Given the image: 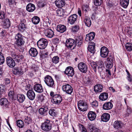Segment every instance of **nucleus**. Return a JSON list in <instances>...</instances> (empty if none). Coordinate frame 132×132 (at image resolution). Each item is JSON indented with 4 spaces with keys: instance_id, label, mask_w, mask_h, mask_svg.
Instances as JSON below:
<instances>
[{
    "instance_id": "f257e3e1",
    "label": "nucleus",
    "mask_w": 132,
    "mask_h": 132,
    "mask_svg": "<svg viewBox=\"0 0 132 132\" xmlns=\"http://www.w3.org/2000/svg\"><path fill=\"white\" fill-rule=\"evenodd\" d=\"M90 64L95 72H96V68L97 67L98 71L100 76L102 75V73H104L103 71L104 69V67L103 65V62L102 61H100L97 64L93 61H91Z\"/></svg>"
},
{
    "instance_id": "f03ea898",
    "label": "nucleus",
    "mask_w": 132,
    "mask_h": 132,
    "mask_svg": "<svg viewBox=\"0 0 132 132\" xmlns=\"http://www.w3.org/2000/svg\"><path fill=\"white\" fill-rule=\"evenodd\" d=\"M77 43H78L77 40L75 41L72 39L69 38L67 40L65 45L68 48L72 50L74 49L76 47Z\"/></svg>"
},
{
    "instance_id": "7ed1b4c3",
    "label": "nucleus",
    "mask_w": 132,
    "mask_h": 132,
    "mask_svg": "<svg viewBox=\"0 0 132 132\" xmlns=\"http://www.w3.org/2000/svg\"><path fill=\"white\" fill-rule=\"evenodd\" d=\"M44 81L47 85L49 87L53 88L54 86V79L51 76L47 75L44 78Z\"/></svg>"
},
{
    "instance_id": "20e7f679",
    "label": "nucleus",
    "mask_w": 132,
    "mask_h": 132,
    "mask_svg": "<svg viewBox=\"0 0 132 132\" xmlns=\"http://www.w3.org/2000/svg\"><path fill=\"white\" fill-rule=\"evenodd\" d=\"M52 125L49 120H47L42 123L41 128L42 130L48 132L50 131L52 129Z\"/></svg>"
},
{
    "instance_id": "39448f33",
    "label": "nucleus",
    "mask_w": 132,
    "mask_h": 132,
    "mask_svg": "<svg viewBox=\"0 0 132 132\" xmlns=\"http://www.w3.org/2000/svg\"><path fill=\"white\" fill-rule=\"evenodd\" d=\"M37 44L39 49H45L47 46L48 41L46 39L42 38L37 42Z\"/></svg>"
},
{
    "instance_id": "423d86ee",
    "label": "nucleus",
    "mask_w": 132,
    "mask_h": 132,
    "mask_svg": "<svg viewBox=\"0 0 132 132\" xmlns=\"http://www.w3.org/2000/svg\"><path fill=\"white\" fill-rule=\"evenodd\" d=\"M15 38L16 40V43L17 45L21 46L23 45L24 42L21 34L18 33L16 34L15 36Z\"/></svg>"
},
{
    "instance_id": "0eeeda50",
    "label": "nucleus",
    "mask_w": 132,
    "mask_h": 132,
    "mask_svg": "<svg viewBox=\"0 0 132 132\" xmlns=\"http://www.w3.org/2000/svg\"><path fill=\"white\" fill-rule=\"evenodd\" d=\"M78 106L79 109L81 111H85L87 110V104L83 101H79L78 103Z\"/></svg>"
},
{
    "instance_id": "6e6552de",
    "label": "nucleus",
    "mask_w": 132,
    "mask_h": 132,
    "mask_svg": "<svg viewBox=\"0 0 132 132\" xmlns=\"http://www.w3.org/2000/svg\"><path fill=\"white\" fill-rule=\"evenodd\" d=\"M78 67L79 70L82 73H86L87 71V66L84 63L82 62L78 64Z\"/></svg>"
},
{
    "instance_id": "1a4fd4ad",
    "label": "nucleus",
    "mask_w": 132,
    "mask_h": 132,
    "mask_svg": "<svg viewBox=\"0 0 132 132\" xmlns=\"http://www.w3.org/2000/svg\"><path fill=\"white\" fill-rule=\"evenodd\" d=\"M64 73L68 76L72 77L75 74V71L73 68L71 66H69L66 68Z\"/></svg>"
},
{
    "instance_id": "9d476101",
    "label": "nucleus",
    "mask_w": 132,
    "mask_h": 132,
    "mask_svg": "<svg viewBox=\"0 0 132 132\" xmlns=\"http://www.w3.org/2000/svg\"><path fill=\"white\" fill-rule=\"evenodd\" d=\"M62 88L63 91L68 94H71L73 91L72 87L69 84H67L63 86Z\"/></svg>"
},
{
    "instance_id": "9b49d317",
    "label": "nucleus",
    "mask_w": 132,
    "mask_h": 132,
    "mask_svg": "<svg viewBox=\"0 0 132 132\" xmlns=\"http://www.w3.org/2000/svg\"><path fill=\"white\" fill-rule=\"evenodd\" d=\"M6 63L10 67L13 68L15 65V62L14 60L11 57H7L6 58Z\"/></svg>"
},
{
    "instance_id": "f8f14e48",
    "label": "nucleus",
    "mask_w": 132,
    "mask_h": 132,
    "mask_svg": "<svg viewBox=\"0 0 132 132\" xmlns=\"http://www.w3.org/2000/svg\"><path fill=\"white\" fill-rule=\"evenodd\" d=\"M26 21L24 19L21 20V23L18 26V30L20 32H23L25 29L26 27L25 24Z\"/></svg>"
},
{
    "instance_id": "ddd939ff",
    "label": "nucleus",
    "mask_w": 132,
    "mask_h": 132,
    "mask_svg": "<svg viewBox=\"0 0 132 132\" xmlns=\"http://www.w3.org/2000/svg\"><path fill=\"white\" fill-rule=\"evenodd\" d=\"M108 50L106 47H103L101 48L100 55L102 57H106L108 55Z\"/></svg>"
},
{
    "instance_id": "4468645a",
    "label": "nucleus",
    "mask_w": 132,
    "mask_h": 132,
    "mask_svg": "<svg viewBox=\"0 0 132 132\" xmlns=\"http://www.w3.org/2000/svg\"><path fill=\"white\" fill-rule=\"evenodd\" d=\"M78 16L77 15L74 14L69 17L68 18V21L71 24H73L76 21Z\"/></svg>"
},
{
    "instance_id": "2eb2a0df",
    "label": "nucleus",
    "mask_w": 132,
    "mask_h": 132,
    "mask_svg": "<svg viewBox=\"0 0 132 132\" xmlns=\"http://www.w3.org/2000/svg\"><path fill=\"white\" fill-rule=\"evenodd\" d=\"M62 97L59 94L55 95L54 96L53 100H52V102H53L54 103L58 104L60 103L62 101Z\"/></svg>"
},
{
    "instance_id": "dca6fc26",
    "label": "nucleus",
    "mask_w": 132,
    "mask_h": 132,
    "mask_svg": "<svg viewBox=\"0 0 132 132\" xmlns=\"http://www.w3.org/2000/svg\"><path fill=\"white\" fill-rule=\"evenodd\" d=\"M35 90L38 93H41L43 92L44 89L42 85L39 84H36L34 86Z\"/></svg>"
},
{
    "instance_id": "f3484780",
    "label": "nucleus",
    "mask_w": 132,
    "mask_h": 132,
    "mask_svg": "<svg viewBox=\"0 0 132 132\" xmlns=\"http://www.w3.org/2000/svg\"><path fill=\"white\" fill-rule=\"evenodd\" d=\"M0 105L6 108H9V102L6 98H2L0 99Z\"/></svg>"
},
{
    "instance_id": "a211bd4d",
    "label": "nucleus",
    "mask_w": 132,
    "mask_h": 132,
    "mask_svg": "<svg viewBox=\"0 0 132 132\" xmlns=\"http://www.w3.org/2000/svg\"><path fill=\"white\" fill-rule=\"evenodd\" d=\"M88 48V51L91 53H94L96 51L94 43L93 42H89Z\"/></svg>"
},
{
    "instance_id": "6ab92c4d",
    "label": "nucleus",
    "mask_w": 132,
    "mask_h": 132,
    "mask_svg": "<svg viewBox=\"0 0 132 132\" xmlns=\"http://www.w3.org/2000/svg\"><path fill=\"white\" fill-rule=\"evenodd\" d=\"M27 95L28 97L31 100H34L35 96V92L32 90H29L27 92Z\"/></svg>"
},
{
    "instance_id": "aec40b11",
    "label": "nucleus",
    "mask_w": 132,
    "mask_h": 132,
    "mask_svg": "<svg viewBox=\"0 0 132 132\" xmlns=\"http://www.w3.org/2000/svg\"><path fill=\"white\" fill-rule=\"evenodd\" d=\"M113 106L112 104L109 102L104 103L103 106V109L105 110H109L111 109Z\"/></svg>"
},
{
    "instance_id": "412c9836",
    "label": "nucleus",
    "mask_w": 132,
    "mask_h": 132,
    "mask_svg": "<svg viewBox=\"0 0 132 132\" xmlns=\"http://www.w3.org/2000/svg\"><path fill=\"white\" fill-rule=\"evenodd\" d=\"M48 108L46 106L41 108L39 110V112L40 115L43 116H46L48 113Z\"/></svg>"
},
{
    "instance_id": "4be33fe9",
    "label": "nucleus",
    "mask_w": 132,
    "mask_h": 132,
    "mask_svg": "<svg viewBox=\"0 0 132 132\" xmlns=\"http://www.w3.org/2000/svg\"><path fill=\"white\" fill-rule=\"evenodd\" d=\"M29 53L30 55L33 57H36L38 54L37 50L35 48L32 47L29 50Z\"/></svg>"
},
{
    "instance_id": "5701e85b",
    "label": "nucleus",
    "mask_w": 132,
    "mask_h": 132,
    "mask_svg": "<svg viewBox=\"0 0 132 132\" xmlns=\"http://www.w3.org/2000/svg\"><path fill=\"white\" fill-rule=\"evenodd\" d=\"M110 117V116L109 114L107 113H104L102 115L101 118L102 121L106 122L109 120Z\"/></svg>"
},
{
    "instance_id": "b1692460",
    "label": "nucleus",
    "mask_w": 132,
    "mask_h": 132,
    "mask_svg": "<svg viewBox=\"0 0 132 132\" xmlns=\"http://www.w3.org/2000/svg\"><path fill=\"white\" fill-rule=\"evenodd\" d=\"M94 90L96 93H99L102 91L103 87L102 85L98 84L95 85L94 87Z\"/></svg>"
},
{
    "instance_id": "393cba45",
    "label": "nucleus",
    "mask_w": 132,
    "mask_h": 132,
    "mask_svg": "<svg viewBox=\"0 0 132 132\" xmlns=\"http://www.w3.org/2000/svg\"><path fill=\"white\" fill-rule=\"evenodd\" d=\"M26 10L29 12H32L35 9V5L32 3L28 4L26 6Z\"/></svg>"
},
{
    "instance_id": "a878e982",
    "label": "nucleus",
    "mask_w": 132,
    "mask_h": 132,
    "mask_svg": "<svg viewBox=\"0 0 132 132\" xmlns=\"http://www.w3.org/2000/svg\"><path fill=\"white\" fill-rule=\"evenodd\" d=\"M12 71L13 73L15 75H22L23 73L22 69L18 67L13 68Z\"/></svg>"
},
{
    "instance_id": "bb28decb",
    "label": "nucleus",
    "mask_w": 132,
    "mask_h": 132,
    "mask_svg": "<svg viewBox=\"0 0 132 132\" xmlns=\"http://www.w3.org/2000/svg\"><path fill=\"white\" fill-rule=\"evenodd\" d=\"M45 35L49 38H52L54 35V32L51 29H47L45 31Z\"/></svg>"
},
{
    "instance_id": "cd10ccee",
    "label": "nucleus",
    "mask_w": 132,
    "mask_h": 132,
    "mask_svg": "<svg viewBox=\"0 0 132 132\" xmlns=\"http://www.w3.org/2000/svg\"><path fill=\"white\" fill-rule=\"evenodd\" d=\"M10 21L7 18L5 19L3 21V27L5 29L9 28L10 26Z\"/></svg>"
},
{
    "instance_id": "c85d7f7f",
    "label": "nucleus",
    "mask_w": 132,
    "mask_h": 132,
    "mask_svg": "<svg viewBox=\"0 0 132 132\" xmlns=\"http://www.w3.org/2000/svg\"><path fill=\"white\" fill-rule=\"evenodd\" d=\"M96 113L93 111L89 112L88 114V119L91 121L94 120L96 117Z\"/></svg>"
},
{
    "instance_id": "c756f323",
    "label": "nucleus",
    "mask_w": 132,
    "mask_h": 132,
    "mask_svg": "<svg viewBox=\"0 0 132 132\" xmlns=\"http://www.w3.org/2000/svg\"><path fill=\"white\" fill-rule=\"evenodd\" d=\"M95 33L93 32H91L86 35V40L87 41H91L93 40L94 38Z\"/></svg>"
},
{
    "instance_id": "7c9ffc66",
    "label": "nucleus",
    "mask_w": 132,
    "mask_h": 132,
    "mask_svg": "<svg viewBox=\"0 0 132 132\" xmlns=\"http://www.w3.org/2000/svg\"><path fill=\"white\" fill-rule=\"evenodd\" d=\"M55 3L56 6L59 8L63 7L65 4V2L64 0H56Z\"/></svg>"
},
{
    "instance_id": "2f4dec72",
    "label": "nucleus",
    "mask_w": 132,
    "mask_h": 132,
    "mask_svg": "<svg viewBox=\"0 0 132 132\" xmlns=\"http://www.w3.org/2000/svg\"><path fill=\"white\" fill-rule=\"evenodd\" d=\"M16 100L19 103H22L24 100L25 97L24 95L23 94H18L16 96Z\"/></svg>"
},
{
    "instance_id": "473e14b6",
    "label": "nucleus",
    "mask_w": 132,
    "mask_h": 132,
    "mask_svg": "<svg viewBox=\"0 0 132 132\" xmlns=\"http://www.w3.org/2000/svg\"><path fill=\"white\" fill-rule=\"evenodd\" d=\"M66 29V27L64 25H59L57 26V31L61 33L64 32Z\"/></svg>"
},
{
    "instance_id": "72a5a7b5",
    "label": "nucleus",
    "mask_w": 132,
    "mask_h": 132,
    "mask_svg": "<svg viewBox=\"0 0 132 132\" xmlns=\"http://www.w3.org/2000/svg\"><path fill=\"white\" fill-rule=\"evenodd\" d=\"M108 97V94L106 93H101L99 96V99L102 101L106 100Z\"/></svg>"
},
{
    "instance_id": "f704fd0d",
    "label": "nucleus",
    "mask_w": 132,
    "mask_h": 132,
    "mask_svg": "<svg viewBox=\"0 0 132 132\" xmlns=\"http://www.w3.org/2000/svg\"><path fill=\"white\" fill-rule=\"evenodd\" d=\"M129 0H120V4L124 8H126L129 4Z\"/></svg>"
},
{
    "instance_id": "c9c22d12",
    "label": "nucleus",
    "mask_w": 132,
    "mask_h": 132,
    "mask_svg": "<svg viewBox=\"0 0 132 132\" xmlns=\"http://www.w3.org/2000/svg\"><path fill=\"white\" fill-rule=\"evenodd\" d=\"M84 22L86 26L88 27H89L91 24V20L88 17H86L84 20Z\"/></svg>"
},
{
    "instance_id": "e433bc0d",
    "label": "nucleus",
    "mask_w": 132,
    "mask_h": 132,
    "mask_svg": "<svg viewBox=\"0 0 132 132\" xmlns=\"http://www.w3.org/2000/svg\"><path fill=\"white\" fill-rule=\"evenodd\" d=\"M40 21V18L37 16H34L32 19V23L35 24H37Z\"/></svg>"
},
{
    "instance_id": "4c0bfd02",
    "label": "nucleus",
    "mask_w": 132,
    "mask_h": 132,
    "mask_svg": "<svg viewBox=\"0 0 132 132\" xmlns=\"http://www.w3.org/2000/svg\"><path fill=\"white\" fill-rule=\"evenodd\" d=\"M95 128L94 126V125L89 123L87 126V130L89 132H93Z\"/></svg>"
},
{
    "instance_id": "58836bf2",
    "label": "nucleus",
    "mask_w": 132,
    "mask_h": 132,
    "mask_svg": "<svg viewBox=\"0 0 132 132\" xmlns=\"http://www.w3.org/2000/svg\"><path fill=\"white\" fill-rule=\"evenodd\" d=\"M125 46L127 51H132V44L128 43L126 44Z\"/></svg>"
},
{
    "instance_id": "ea45409f",
    "label": "nucleus",
    "mask_w": 132,
    "mask_h": 132,
    "mask_svg": "<svg viewBox=\"0 0 132 132\" xmlns=\"http://www.w3.org/2000/svg\"><path fill=\"white\" fill-rule=\"evenodd\" d=\"M60 58L58 56H54L52 58V62L55 64L59 62Z\"/></svg>"
},
{
    "instance_id": "a19ab883",
    "label": "nucleus",
    "mask_w": 132,
    "mask_h": 132,
    "mask_svg": "<svg viewBox=\"0 0 132 132\" xmlns=\"http://www.w3.org/2000/svg\"><path fill=\"white\" fill-rule=\"evenodd\" d=\"M121 122L119 121H115L114 124L113 126L114 128L116 129H118L121 127Z\"/></svg>"
},
{
    "instance_id": "79ce46f5",
    "label": "nucleus",
    "mask_w": 132,
    "mask_h": 132,
    "mask_svg": "<svg viewBox=\"0 0 132 132\" xmlns=\"http://www.w3.org/2000/svg\"><path fill=\"white\" fill-rule=\"evenodd\" d=\"M8 95L10 97V98H11L13 100H16V95H15L14 94V92L12 91H10L9 92Z\"/></svg>"
},
{
    "instance_id": "37998d69",
    "label": "nucleus",
    "mask_w": 132,
    "mask_h": 132,
    "mask_svg": "<svg viewBox=\"0 0 132 132\" xmlns=\"http://www.w3.org/2000/svg\"><path fill=\"white\" fill-rule=\"evenodd\" d=\"M92 82V80L91 77L88 78L85 82L86 86H90Z\"/></svg>"
},
{
    "instance_id": "c03bdc74",
    "label": "nucleus",
    "mask_w": 132,
    "mask_h": 132,
    "mask_svg": "<svg viewBox=\"0 0 132 132\" xmlns=\"http://www.w3.org/2000/svg\"><path fill=\"white\" fill-rule=\"evenodd\" d=\"M114 59L113 55H108L106 62L113 63Z\"/></svg>"
},
{
    "instance_id": "a18cd8bd",
    "label": "nucleus",
    "mask_w": 132,
    "mask_h": 132,
    "mask_svg": "<svg viewBox=\"0 0 132 132\" xmlns=\"http://www.w3.org/2000/svg\"><path fill=\"white\" fill-rule=\"evenodd\" d=\"M126 71L127 73V79L130 82H132V76H131L129 72L126 69Z\"/></svg>"
},
{
    "instance_id": "49530a36",
    "label": "nucleus",
    "mask_w": 132,
    "mask_h": 132,
    "mask_svg": "<svg viewBox=\"0 0 132 132\" xmlns=\"http://www.w3.org/2000/svg\"><path fill=\"white\" fill-rule=\"evenodd\" d=\"M17 126L19 128H22L24 125L23 122L21 120H18L17 121Z\"/></svg>"
},
{
    "instance_id": "de8ad7c7",
    "label": "nucleus",
    "mask_w": 132,
    "mask_h": 132,
    "mask_svg": "<svg viewBox=\"0 0 132 132\" xmlns=\"http://www.w3.org/2000/svg\"><path fill=\"white\" fill-rule=\"evenodd\" d=\"M5 61V59L3 54L1 52H0V65L4 63Z\"/></svg>"
},
{
    "instance_id": "09e8293b",
    "label": "nucleus",
    "mask_w": 132,
    "mask_h": 132,
    "mask_svg": "<svg viewBox=\"0 0 132 132\" xmlns=\"http://www.w3.org/2000/svg\"><path fill=\"white\" fill-rule=\"evenodd\" d=\"M24 120L25 123L27 124H29L32 121L31 118L30 117H25Z\"/></svg>"
},
{
    "instance_id": "8fccbe9b",
    "label": "nucleus",
    "mask_w": 132,
    "mask_h": 132,
    "mask_svg": "<svg viewBox=\"0 0 132 132\" xmlns=\"http://www.w3.org/2000/svg\"><path fill=\"white\" fill-rule=\"evenodd\" d=\"M18 55V54L15 52H12L11 54L12 58L16 60L17 58Z\"/></svg>"
},
{
    "instance_id": "3c124183",
    "label": "nucleus",
    "mask_w": 132,
    "mask_h": 132,
    "mask_svg": "<svg viewBox=\"0 0 132 132\" xmlns=\"http://www.w3.org/2000/svg\"><path fill=\"white\" fill-rule=\"evenodd\" d=\"M56 13L57 15L60 16H61L63 15V12H62V10H57L56 12Z\"/></svg>"
},
{
    "instance_id": "603ef678",
    "label": "nucleus",
    "mask_w": 132,
    "mask_h": 132,
    "mask_svg": "<svg viewBox=\"0 0 132 132\" xmlns=\"http://www.w3.org/2000/svg\"><path fill=\"white\" fill-rule=\"evenodd\" d=\"M94 3L96 6H99L101 5L102 3V0H94Z\"/></svg>"
},
{
    "instance_id": "864d4df0",
    "label": "nucleus",
    "mask_w": 132,
    "mask_h": 132,
    "mask_svg": "<svg viewBox=\"0 0 132 132\" xmlns=\"http://www.w3.org/2000/svg\"><path fill=\"white\" fill-rule=\"evenodd\" d=\"M113 65V63L106 62V67L107 68L110 69L112 68Z\"/></svg>"
},
{
    "instance_id": "5fc2aeb1",
    "label": "nucleus",
    "mask_w": 132,
    "mask_h": 132,
    "mask_svg": "<svg viewBox=\"0 0 132 132\" xmlns=\"http://www.w3.org/2000/svg\"><path fill=\"white\" fill-rule=\"evenodd\" d=\"M5 90V87L3 85H0V92L4 93Z\"/></svg>"
},
{
    "instance_id": "6e6d98bb",
    "label": "nucleus",
    "mask_w": 132,
    "mask_h": 132,
    "mask_svg": "<svg viewBox=\"0 0 132 132\" xmlns=\"http://www.w3.org/2000/svg\"><path fill=\"white\" fill-rule=\"evenodd\" d=\"M91 104L93 107H96L98 105V102L96 101H93L91 103Z\"/></svg>"
},
{
    "instance_id": "4d7b16f0",
    "label": "nucleus",
    "mask_w": 132,
    "mask_h": 132,
    "mask_svg": "<svg viewBox=\"0 0 132 132\" xmlns=\"http://www.w3.org/2000/svg\"><path fill=\"white\" fill-rule=\"evenodd\" d=\"M55 111L51 109L49 111V113L51 116H55L56 114Z\"/></svg>"
},
{
    "instance_id": "13d9d810",
    "label": "nucleus",
    "mask_w": 132,
    "mask_h": 132,
    "mask_svg": "<svg viewBox=\"0 0 132 132\" xmlns=\"http://www.w3.org/2000/svg\"><path fill=\"white\" fill-rule=\"evenodd\" d=\"M79 127L81 131L82 132H87L86 129L81 124Z\"/></svg>"
},
{
    "instance_id": "bf43d9fd",
    "label": "nucleus",
    "mask_w": 132,
    "mask_h": 132,
    "mask_svg": "<svg viewBox=\"0 0 132 132\" xmlns=\"http://www.w3.org/2000/svg\"><path fill=\"white\" fill-rule=\"evenodd\" d=\"M45 5L44 3L42 1L38 2V6L39 7H43Z\"/></svg>"
},
{
    "instance_id": "052dcab7",
    "label": "nucleus",
    "mask_w": 132,
    "mask_h": 132,
    "mask_svg": "<svg viewBox=\"0 0 132 132\" xmlns=\"http://www.w3.org/2000/svg\"><path fill=\"white\" fill-rule=\"evenodd\" d=\"M23 57V55L21 54H18L16 60L18 62H19L20 60H22Z\"/></svg>"
},
{
    "instance_id": "680f3d73",
    "label": "nucleus",
    "mask_w": 132,
    "mask_h": 132,
    "mask_svg": "<svg viewBox=\"0 0 132 132\" xmlns=\"http://www.w3.org/2000/svg\"><path fill=\"white\" fill-rule=\"evenodd\" d=\"M131 111L130 109V108H129L128 106H127V113L126 114V116H129V114H130L131 113Z\"/></svg>"
},
{
    "instance_id": "e2e57ef3",
    "label": "nucleus",
    "mask_w": 132,
    "mask_h": 132,
    "mask_svg": "<svg viewBox=\"0 0 132 132\" xmlns=\"http://www.w3.org/2000/svg\"><path fill=\"white\" fill-rule=\"evenodd\" d=\"M79 27L77 25L73 26L72 28V31L74 32H76L79 29Z\"/></svg>"
},
{
    "instance_id": "0e129e2a",
    "label": "nucleus",
    "mask_w": 132,
    "mask_h": 132,
    "mask_svg": "<svg viewBox=\"0 0 132 132\" xmlns=\"http://www.w3.org/2000/svg\"><path fill=\"white\" fill-rule=\"evenodd\" d=\"M28 124V126L30 127V129L29 130H32L34 129V125L33 123L31 122L29 124Z\"/></svg>"
},
{
    "instance_id": "69168bd1",
    "label": "nucleus",
    "mask_w": 132,
    "mask_h": 132,
    "mask_svg": "<svg viewBox=\"0 0 132 132\" xmlns=\"http://www.w3.org/2000/svg\"><path fill=\"white\" fill-rule=\"evenodd\" d=\"M45 96L43 94L39 95L38 97V100L41 101H42L44 100Z\"/></svg>"
},
{
    "instance_id": "338daca9",
    "label": "nucleus",
    "mask_w": 132,
    "mask_h": 132,
    "mask_svg": "<svg viewBox=\"0 0 132 132\" xmlns=\"http://www.w3.org/2000/svg\"><path fill=\"white\" fill-rule=\"evenodd\" d=\"M4 82L5 83V85H7L10 83V79L8 78H5L4 80Z\"/></svg>"
},
{
    "instance_id": "774afa93",
    "label": "nucleus",
    "mask_w": 132,
    "mask_h": 132,
    "mask_svg": "<svg viewBox=\"0 0 132 132\" xmlns=\"http://www.w3.org/2000/svg\"><path fill=\"white\" fill-rule=\"evenodd\" d=\"M7 1L9 5H10L14 4L15 2V0H7Z\"/></svg>"
}]
</instances>
